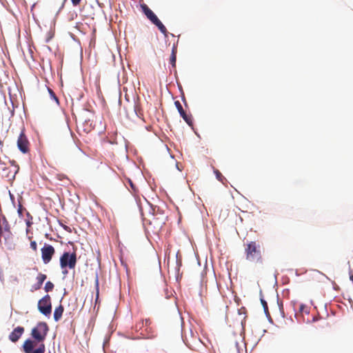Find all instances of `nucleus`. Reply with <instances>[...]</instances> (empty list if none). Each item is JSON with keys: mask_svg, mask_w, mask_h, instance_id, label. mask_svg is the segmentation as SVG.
<instances>
[{"mask_svg": "<svg viewBox=\"0 0 353 353\" xmlns=\"http://www.w3.org/2000/svg\"><path fill=\"white\" fill-rule=\"evenodd\" d=\"M245 254L248 261L262 263L261 245L256 241H248L245 244Z\"/></svg>", "mask_w": 353, "mask_h": 353, "instance_id": "f257e3e1", "label": "nucleus"}, {"mask_svg": "<svg viewBox=\"0 0 353 353\" xmlns=\"http://www.w3.org/2000/svg\"><path fill=\"white\" fill-rule=\"evenodd\" d=\"M48 330L49 328L46 323H38L31 331V336L35 340L34 342H37L39 345L43 343V342L47 336ZM34 344L36 345V343Z\"/></svg>", "mask_w": 353, "mask_h": 353, "instance_id": "f03ea898", "label": "nucleus"}, {"mask_svg": "<svg viewBox=\"0 0 353 353\" xmlns=\"http://www.w3.org/2000/svg\"><path fill=\"white\" fill-rule=\"evenodd\" d=\"M141 10L145 14L147 18L161 31L162 34L165 35V37L168 36V30L165 26L161 23V21L159 19L157 15L152 12V10L146 5L142 4L141 6Z\"/></svg>", "mask_w": 353, "mask_h": 353, "instance_id": "7ed1b4c3", "label": "nucleus"}, {"mask_svg": "<svg viewBox=\"0 0 353 353\" xmlns=\"http://www.w3.org/2000/svg\"><path fill=\"white\" fill-rule=\"evenodd\" d=\"M77 261V254L75 252L72 253L65 252L60 257V266L62 269L66 268L74 269L76 266Z\"/></svg>", "mask_w": 353, "mask_h": 353, "instance_id": "20e7f679", "label": "nucleus"}, {"mask_svg": "<svg viewBox=\"0 0 353 353\" xmlns=\"http://www.w3.org/2000/svg\"><path fill=\"white\" fill-rule=\"evenodd\" d=\"M38 309L41 313L45 316H49L52 312V305L50 302V296L47 294L44 296L38 302Z\"/></svg>", "mask_w": 353, "mask_h": 353, "instance_id": "39448f33", "label": "nucleus"}, {"mask_svg": "<svg viewBox=\"0 0 353 353\" xmlns=\"http://www.w3.org/2000/svg\"><path fill=\"white\" fill-rule=\"evenodd\" d=\"M35 344L34 341L27 339L24 341L23 345V352L25 353H44L46 350V346L44 343H41L39 347L34 350Z\"/></svg>", "mask_w": 353, "mask_h": 353, "instance_id": "423d86ee", "label": "nucleus"}, {"mask_svg": "<svg viewBox=\"0 0 353 353\" xmlns=\"http://www.w3.org/2000/svg\"><path fill=\"white\" fill-rule=\"evenodd\" d=\"M41 259L44 264L49 263L54 254H55V250L54 247L50 244L45 243L43 248L41 249Z\"/></svg>", "mask_w": 353, "mask_h": 353, "instance_id": "0eeeda50", "label": "nucleus"}, {"mask_svg": "<svg viewBox=\"0 0 353 353\" xmlns=\"http://www.w3.org/2000/svg\"><path fill=\"white\" fill-rule=\"evenodd\" d=\"M17 147L19 150L23 154H27L30 152V142L28 137L24 133V130H22L18 139H17Z\"/></svg>", "mask_w": 353, "mask_h": 353, "instance_id": "6e6552de", "label": "nucleus"}, {"mask_svg": "<svg viewBox=\"0 0 353 353\" xmlns=\"http://www.w3.org/2000/svg\"><path fill=\"white\" fill-rule=\"evenodd\" d=\"M174 105L179 111L181 117L184 119V121L190 125L192 126L193 121L191 115L187 114L185 110H183L181 103L179 101H174Z\"/></svg>", "mask_w": 353, "mask_h": 353, "instance_id": "1a4fd4ad", "label": "nucleus"}, {"mask_svg": "<svg viewBox=\"0 0 353 353\" xmlns=\"http://www.w3.org/2000/svg\"><path fill=\"white\" fill-rule=\"evenodd\" d=\"M24 332V328L23 327H17L10 334L9 339L12 342H17Z\"/></svg>", "mask_w": 353, "mask_h": 353, "instance_id": "9d476101", "label": "nucleus"}, {"mask_svg": "<svg viewBox=\"0 0 353 353\" xmlns=\"http://www.w3.org/2000/svg\"><path fill=\"white\" fill-rule=\"evenodd\" d=\"M63 311L64 308L62 305H59L55 308L54 311V319L55 321H59L61 319Z\"/></svg>", "mask_w": 353, "mask_h": 353, "instance_id": "9b49d317", "label": "nucleus"}, {"mask_svg": "<svg viewBox=\"0 0 353 353\" xmlns=\"http://www.w3.org/2000/svg\"><path fill=\"white\" fill-rule=\"evenodd\" d=\"M152 326V321L149 319H146L144 321H142L141 322L139 323L136 325V328H139V330H141L142 328H144L145 331L148 330V327Z\"/></svg>", "mask_w": 353, "mask_h": 353, "instance_id": "f8f14e48", "label": "nucleus"}, {"mask_svg": "<svg viewBox=\"0 0 353 353\" xmlns=\"http://www.w3.org/2000/svg\"><path fill=\"white\" fill-rule=\"evenodd\" d=\"M47 276L44 274L39 273L37 276V281L40 285H43V283L46 279Z\"/></svg>", "mask_w": 353, "mask_h": 353, "instance_id": "ddd939ff", "label": "nucleus"}, {"mask_svg": "<svg viewBox=\"0 0 353 353\" xmlns=\"http://www.w3.org/2000/svg\"><path fill=\"white\" fill-rule=\"evenodd\" d=\"M54 288V284L51 281H48L45 284L44 290L46 292H51Z\"/></svg>", "mask_w": 353, "mask_h": 353, "instance_id": "4468645a", "label": "nucleus"}, {"mask_svg": "<svg viewBox=\"0 0 353 353\" xmlns=\"http://www.w3.org/2000/svg\"><path fill=\"white\" fill-rule=\"evenodd\" d=\"M48 92L50 94L51 99H53L56 102L57 104H59V99H58L57 97L56 96L55 93L53 92V90L50 88H48Z\"/></svg>", "mask_w": 353, "mask_h": 353, "instance_id": "2eb2a0df", "label": "nucleus"}, {"mask_svg": "<svg viewBox=\"0 0 353 353\" xmlns=\"http://www.w3.org/2000/svg\"><path fill=\"white\" fill-rule=\"evenodd\" d=\"M176 55L171 54L170 58V62L173 68H175V66H176Z\"/></svg>", "mask_w": 353, "mask_h": 353, "instance_id": "dca6fc26", "label": "nucleus"}, {"mask_svg": "<svg viewBox=\"0 0 353 353\" xmlns=\"http://www.w3.org/2000/svg\"><path fill=\"white\" fill-rule=\"evenodd\" d=\"M214 174H216V179L223 182V179L224 178L223 176V175L221 174V173L218 170H214Z\"/></svg>", "mask_w": 353, "mask_h": 353, "instance_id": "f3484780", "label": "nucleus"}, {"mask_svg": "<svg viewBox=\"0 0 353 353\" xmlns=\"http://www.w3.org/2000/svg\"><path fill=\"white\" fill-rule=\"evenodd\" d=\"M299 312H305L307 314L309 313L308 308L305 305H300L299 306Z\"/></svg>", "mask_w": 353, "mask_h": 353, "instance_id": "a211bd4d", "label": "nucleus"}, {"mask_svg": "<svg viewBox=\"0 0 353 353\" xmlns=\"http://www.w3.org/2000/svg\"><path fill=\"white\" fill-rule=\"evenodd\" d=\"M261 304L263 305V307L264 309L265 312V313H268V307L267 302L265 300L262 299H261Z\"/></svg>", "mask_w": 353, "mask_h": 353, "instance_id": "6ab92c4d", "label": "nucleus"}, {"mask_svg": "<svg viewBox=\"0 0 353 353\" xmlns=\"http://www.w3.org/2000/svg\"><path fill=\"white\" fill-rule=\"evenodd\" d=\"M30 248H31V249L34 252H37V242L35 241H32L30 242Z\"/></svg>", "mask_w": 353, "mask_h": 353, "instance_id": "aec40b11", "label": "nucleus"}, {"mask_svg": "<svg viewBox=\"0 0 353 353\" xmlns=\"http://www.w3.org/2000/svg\"><path fill=\"white\" fill-rule=\"evenodd\" d=\"M147 334L148 335L149 337H151L153 336V333H154V330H153V327L152 326H150V327H148V331H145Z\"/></svg>", "mask_w": 353, "mask_h": 353, "instance_id": "412c9836", "label": "nucleus"}, {"mask_svg": "<svg viewBox=\"0 0 353 353\" xmlns=\"http://www.w3.org/2000/svg\"><path fill=\"white\" fill-rule=\"evenodd\" d=\"M176 53H177V46L175 44H174L172 48V53H171V54L176 55Z\"/></svg>", "mask_w": 353, "mask_h": 353, "instance_id": "4be33fe9", "label": "nucleus"}, {"mask_svg": "<svg viewBox=\"0 0 353 353\" xmlns=\"http://www.w3.org/2000/svg\"><path fill=\"white\" fill-rule=\"evenodd\" d=\"M81 0H71L72 3L74 6H77L79 5V3H81Z\"/></svg>", "mask_w": 353, "mask_h": 353, "instance_id": "5701e85b", "label": "nucleus"}, {"mask_svg": "<svg viewBox=\"0 0 353 353\" xmlns=\"http://www.w3.org/2000/svg\"><path fill=\"white\" fill-rule=\"evenodd\" d=\"M42 285H40L39 283H38V282L33 285V289L34 290H39L41 288Z\"/></svg>", "mask_w": 353, "mask_h": 353, "instance_id": "b1692460", "label": "nucleus"}, {"mask_svg": "<svg viewBox=\"0 0 353 353\" xmlns=\"http://www.w3.org/2000/svg\"><path fill=\"white\" fill-rule=\"evenodd\" d=\"M57 179L59 180H61V181L64 179H67L66 176L65 175H63V174H57Z\"/></svg>", "mask_w": 353, "mask_h": 353, "instance_id": "393cba45", "label": "nucleus"}, {"mask_svg": "<svg viewBox=\"0 0 353 353\" xmlns=\"http://www.w3.org/2000/svg\"><path fill=\"white\" fill-rule=\"evenodd\" d=\"M62 225L63 228L65 231H67V232H71V229L70 228V227H68V226H67V225Z\"/></svg>", "mask_w": 353, "mask_h": 353, "instance_id": "a878e982", "label": "nucleus"}, {"mask_svg": "<svg viewBox=\"0 0 353 353\" xmlns=\"http://www.w3.org/2000/svg\"><path fill=\"white\" fill-rule=\"evenodd\" d=\"M23 209H22V206L21 205H19V209H18V212L20 216H22L23 214Z\"/></svg>", "mask_w": 353, "mask_h": 353, "instance_id": "bb28decb", "label": "nucleus"}, {"mask_svg": "<svg viewBox=\"0 0 353 353\" xmlns=\"http://www.w3.org/2000/svg\"><path fill=\"white\" fill-rule=\"evenodd\" d=\"M139 109L138 105H134V112L137 115H138L137 110Z\"/></svg>", "mask_w": 353, "mask_h": 353, "instance_id": "cd10ccee", "label": "nucleus"}, {"mask_svg": "<svg viewBox=\"0 0 353 353\" xmlns=\"http://www.w3.org/2000/svg\"><path fill=\"white\" fill-rule=\"evenodd\" d=\"M350 279L353 282V274L350 275Z\"/></svg>", "mask_w": 353, "mask_h": 353, "instance_id": "c85d7f7f", "label": "nucleus"}, {"mask_svg": "<svg viewBox=\"0 0 353 353\" xmlns=\"http://www.w3.org/2000/svg\"><path fill=\"white\" fill-rule=\"evenodd\" d=\"M66 0H63V2H65Z\"/></svg>", "mask_w": 353, "mask_h": 353, "instance_id": "c756f323", "label": "nucleus"}]
</instances>
